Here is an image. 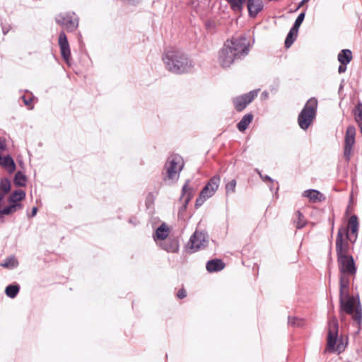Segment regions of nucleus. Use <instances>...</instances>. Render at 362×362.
<instances>
[{"mask_svg":"<svg viewBox=\"0 0 362 362\" xmlns=\"http://www.w3.org/2000/svg\"><path fill=\"white\" fill-rule=\"evenodd\" d=\"M177 296L180 299H182V298H185L186 296H187L185 289V288H180L178 291V292L177 293Z\"/></svg>","mask_w":362,"mask_h":362,"instance_id":"58836bf2","label":"nucleus"},{"mask_svg":"<svg viewBox=\"0 0 362 362\" xmlns=\"http://www.w3.org/2000/svg\"><path fill=\"white\" fill-rule=\"evenodd\" d=\"M22 99L25 105L29 107V108H32L33 98L31 97L27 98L25 95H23Z\"/></svg>","mask_w":362,"mask_h":362,"instance_id":"4c0bfd02","label":"nucleus"},{"mask_svg":"<svg viewBox=\"0 0 362 362\" xmlns=\"http://www.w3.org/2000/svg\"><path fill=\"white\" fill-rule=\"evenodd\" d=\"M206 243V233L195 230L194 234L191 236L189 241V248L192 250V252H194L202 247H204Z\"/></svg>","mask_w":362,"mask_h":362,"instance_id":"ddd939ff","label":"nucleus"},{"mask_svg":"<svg viewBox=\"0 0 362 362\" xmlns=\"http://www.w3.org/2000/svg\"><path fill=\"white\" fill-rule=\"evenodd\" d=\"M257 90H252L247 93L233 98V102L235 110L243 111L257 96Z\"/></svg>","mask_w":362,"mask_h":362,"instance_id":"f8f14e48","label":"nucleus"},{"mask_svg":"<svg viewBox=\"0 0 362 362\" xmlns=\"http://www.w3.org/2000/svg\"><path fill=\"white\" fill-rule=\"evenodd\" d=\"M247 8L249 16L254 18L263 10L264 4L262 0H247Z\"/></svg>","mask_w":362,"mask_h":362,"instance_id":"f3484780","label":"nucleus"},{"mask_svg":"<svg viewBox=\"0 0 362 362\" xmlns=\"http://www.w3.org/2000/svg\"><path fill=\"white\" fill-rule=\"evenodd\" d=\"M225 267V264L221 259H214L206 263V269L209 272H216L222 270Z\"/></svg>","mask_w":362,"mask_h":362,"instance_id":"aec40b11","label":"nucleus"},{"mask_svg":"<svg viewBox=\"0 0 362 362\" xmlns=\"http://www.w3.org/2000/svg\"><path fill=\"white\" fill-rule=\"evenodd\" d=\"M259 175H260L261 178L262 179V180L264 181H269V182H271L272 181V178L268 176V175H265V176H263L259 171H257Z\"/></svg>","mask_w":362,"mask_h":362,"instance_id":"79ce46f5","label":"nucleus"},{"mask_svg":"<svg viewBox=\"0 0 362 362\" xmlns=\"http://www.w3.org/2000/svg\"><path fill=\"white\" fill-rule=\"evenodd\" d=\"M184 165L183 158L177 154L170 156L164 166L165 170L164 180H177Z\"/></svg>","mask_w":362,"mask_h":362,"instance_id":"0eeeda50","label":"nucleus"},{"mask_svg":"<svg viewBox=\"0 0 362 362\" xmlns=\"http://www.w3.org/2000/svg\"><path fill=\"white\" fill-rule=\"evenodd\" d=\"M20 287L18 285H8L5 290L7 296L13 298L18 293Z\"/></svg>","mask_w":362,"mask_h":362,"instance_id":"c756f323","label":"nucleus"},{"mask_svg":"<svg viewBox=\"0 0 362 362\" xmlns=\"http://www.w3.org/2000/svg\"><path fill=\"white\" fill-rule=\"evenodd\" d=\"M354 120L362 134V103L358 102L352 110Z\"/></svg>","mask_w":362,"mask_h":362,"instance_id":"4be33fe9","label":"nucleus"},{"mask_svg":"<svg viewBox=\"0 0 362 362\" xmlns=\"http://www.w3.org/2000/svg\"><path fill=\"white\" fill-rule=\"evenodd\" d=\"M352 57L351 51L348 49H344L338 54L337 59L340 64H348L351 61Z\"/></svg>","mask_w":362,"mask_h":362,"instance_id":"b1692460","label":"nucleus"},{"mask_svg":"<svg viewBox=\"0 0 362 362\" xmlns=\"http://www.w3.org/2000/svg\"><path fill=\"white\" fill-rule=\"evenodd\" d=\"M18 261L13 257H10L6 259L4 263L1 264L5 268H15L18 266Z\"/></svg>","mask_w":362,"mask_h":362,"instance_id":"473e14b6","label":"nucleus"},{"mask_svg":"<svg viewBox=\"0 0 362 362\" xmlns=\"http://www.w3.org/2000/svg\"><path fill=\"white\" fill-rule=\"evenodd\" d=\"M168 235V228L165 225L162 224L159 226L156 231V238L164 240Z\"/></svg>","mask_w":362,"mask_h":362,"instance_id":"cd10ccee","label":"nucleus"},{"mask_svg":"<svg viewBox=\"0 0 362 362\" xmlns=\"http://www.w3.org/2000/svg\"><path fill=\"white\" fill-rule=\"evenodd\" d=\"M349 287L342 289L339 288V313L341 320L344 318V314L351 315L352 319L358 325L362 321V310L358 300L354 296L349 295Z\"/></svg>","mask_w":362,"mask_h":362,"instance_id":"f03ea898","label":"nucleus"},{"mask_svg":"<svg viewBox=\"0 0 362 362\" xmlns=\"http://www.w3.org/2000/svg\"><path fill=\"white\" fill-rule=\"evenodd\" d=\"M21 204H12L0 210V215H8L17 210V208H21Z\"/></svg>","mask_w":362,"mask_h":362,"instance_id":"7c9ffc66","label":"nucleus"},{"mask_svg":"<svg viewBox=\"0 0 362 362\" xmlns=\"http://www.w3.org/2000/svg\"><path fill=\"white\" fill-rule=\"evenodd\" d=\"M56 21L68 31H74L78 25V20L74 13L60 14Z\"/></svg>","mask_w":362,"mask_h":362,"instance_id":"9b49d317","label":"nucleus"},{"mask_svg":"<svg viewBox=\"0 0 362 362\" xmlns=\"http://www.w3.org/2000/svg\"><path fill=\"white\" fill-rule=\"evenodd\" d=\"M6 148V140L3 138H0V149L5 150Z\"/></svg>","mask_w":362,"mask_h":362,"instance_id":"a19ab883","label":"nucleus"},{"mask_svg":"<svg viewBox=\"0 0 362 362\" xmlns=\"http://www.w3.org/2000/svg\"><path fill=\"white\" fill-rule=\"evenodd\" d=\"M25 197V193L22 189H18L14 191L9 197V202L13 204H16V202L23 200Z\"/></svg>","mask_w":362,"mask_h":362,"instance_id":"a878e982","label":"nucleus"},{"mask_svg":"<svg viewBox=\"0 0 362 362\" xmlns=\"http://www.w3.org/2000/svg\"><path fill=\"white\" fill-rule=\"evenodd\" d=\"M359 223L356 215L351 216L346 225L339 228L336 237L337 257L351 254V244L354 243L358 238Z\"/></svg>","mask_w":362,"mask_h":362,"instance_id":"f257e3e1","label":"nucleus"},{"mask_svg":"<svg viewBox=\"0 0 362 362\" xmlns=\"http://www.w3.org/2000/svg\"><path fill=\"white\" fill-rule=\"evenodd\" d=\"M160 246L168 252H177L179 250L178 241L175 238H168L160 243Z\"/></svg>","mask_w":362,"mask_h":362,"instance_id":"a211bd4d","label":"nucleus"},{"mask_svg":"<svg viewBox=\"0 0 362 362\" xmlns=\"http://www.w3.org/2000/svg\"><path fill=\"white\" fill-rule=\"evenodd\" d=\"M26 177L23 173L18 171L16 173L13 180L15 185L20 187L25 186L26 185Z\"/></svg>","mask_w":362,"mask_h":362,"instance_id":"c85d7f7f","label":"nucleus"},{"mask_svg":"<svg viewBox=\"0 0 362 362\" xmlns=\"http://www.w3.org/2000/svg\"><path fill=\"white\" fill-rule=\"evenodd\" d=\"M318 102L315 98H310L304 105L298 117V124L300 129H308L314 122Z\"/></svg>","mask_w":362,"mask_h":362,"instance_id":"423d86ee","label":"nucleus"},{"mask_svg":"<svg viewBox=\"0 0 362 362\" xmlns=\"http://www.w3.org/2000/svg\"><path fill=\"white\" fill-rule=\"evenodd\" d=\"M220 182L221 177L219 175H214L208 181L196 200V207L202 206L207 199L216 193L220 185Z\"/></svg>","mask_w":362,"mask_h":362,"instance_id":"6e6552de","label":"nucleus"},{"mask_svg":"<svg viewBox=\"0 0 362 362\" xmlns=\"http://www.w3.org/2000/svg\"><path fill=\"white\" fill-rule=\"evenodd\" d=\"M37 207H33L32 209L30 217L35 216L36 215V214H37Z\"/></svg>","mask_w":362,"mask_h":362,"instance_id":"37998d69","label":"nucleus"},{"mask_svg":"<svg viewBox=\"0 0 362 362\" xmlns=\"http://www.w3.org/2000/svg\"><path fill=\"white\" fill-rule=\"evenodd\" d=\"M294 32H295L294 30H292V29H291L286 36V38L285 40V47L287 48L290 47L294 42V38H293Z\"/></svg>","mask_w":362,"mask_h":362,"instance_id":"e433bc0d","label":"nucleus"},{"mask_svg":"<svg viewBox=\"0 0 362 362\" xmlns=\"http://www.w3.org/2000/svg\"><path fill=\"white\" fill-rule=\"evenodd\" d=\"M11 189V182L7 178L1 179L0 181V195L4 199L5 195Z\"/></svg>","mask_w":362,"mask_h":362,"instance_id":"bb28decb","label":"nucleus"},{"mask_svg":"<svg viewBox=\"0 0 362 362\" xmlns=\"http://www.w3.org/2000/svg\"><path fill=\"white\" fill-rule=\"evenodd\" d=\"M338 329L337 319L335 317H330L328 322V335L325 351L337 352Z\"/></svg>","mask_w":362,"mask_h":362,"instance_id":"1a4fd4ad","label":"nucleus"},{"mask_svg":"<svg viewBox=\"0 0 362 362\" xmlns=\"http://www.w3.org/2000/svg\"><path fill=\"white\" fill-rule=\"evenodd\" d=\"M295 220L293 221L296 228L301 229L305 226L307 221L305 218L303 214L300 211H297L295 214Z\"/></svg>","mask_w":362,"mask_h":362,"instance_id":"393cba45","label":"nucleus"},{"mask_svg":"<svg viewBox=\"0 0 362 362\" xmlns=\"http://www.w3.org/2000/svg\"><path fill=\"white\" fill-rule=\"evenodd\" d=\"M346 65L347 64H341L339 66V69H338V71L339 74H342L344 72L346 71Z\"/></svg>","mask_w":362,"mask_h":362,"instance_id":"ea45409f","label":"nucleus"},{"mask_svg":"<svg viewBox=\"0 0 362 362\" xmlns=\"http://www.w3.org/2000/svg\"><path fill=\"white\" fill-rule=\"evenodd\" d=\"M237 182L235 179H233L226 183L225 189L226 194L228 196L229 194H234L235 192Z\"/></svg>","mask_w":362,"mask_h":362,"instance_id":"2f4dec72","label":"nucleus"},{"mask_svg":"<svg viewBox=\"0 0 362 362\" xmlns=\"http://www.w3.org/2000/svg\"><path fill=\"white\" fill-rule=\"evenodd\" d=\"M332 228H334V221H332Z\"/></svg>","mask_w":362,"mask_h":362,"instance_id":"a18cd8bd","label":"nucleus"},{"mask_svg":"<svg viewBox=\"0 0 362 362\" xmlns=\"http://www.w3.org/2000/svg\"><path fill=\"white\" fill-rule=\"evenodd\" d=\"M223 47L238 60L247 56L250 52L249 43L244 35L228 39L224 42Z\"/></svg>","mask_w":362,"mask_h":362,"instance_id":"39448f33","label":"nucleus"},{"mask_svg":"<svg viewBox=\"0 0 362 362\" xmlns=\"http://www.w3.org/2000/svg\"><path fill=\"white\" fill-rule=\"evenodd\" d=\"M58 44L60 48L62 57L65 62L69 65L71 59V49L66 35L64 31L59 34Z\"/></svg>","mask_w":362,"mask_h":362,"instance_id":"4468645a","label":"nucleus"},{"mask_svg":"<svg viewBox=\"0 0 362 362\" xmlns=\"http://www.w3.org/2000/svg\"><path fill=\"white\" fill-rule=\"evenodd\" d=\"M308 1L309 0H302L298 6V8L301 7L305 3L308 2Z\"/></svg>","mask_w":362,"mask_h":362,"instance_id":"c03bdc74","label":"nucleus"},{"mask_svg":"<svg viewBox=\"0 0 362 362\" xmlns=\"http://www.w3.org/2000/svg\"><path fill=\"white\" fill-rule=\"evenodd\" d=\"M189 181L187 180L182 188V194L180 197V202L182 203V206L180 208V211H184L186 210L189 202L193 197L194 189L192 187L189 186Z\"/></svg>","mask_w":362,"mask_h":362,"instance_id":"dca6fc26","label":"nucleus"},{"mask_svg":"<svg viewBox=\"0 0 362 362\" xmlns=\"http://www.w3.org/2000/svg\"><path fill=\"white\" fill-rule=\"evenodd\" d=\"M337 264L339 272V286L342 289L349 287L350 279L354 278L357 268L351 255L337 257Z\"/></svg>","mask_w":362,"mask_h":362,"instance_id":"20e7f679","label":"nucleus"},{"mask_svg":"<svg viewBox=\"0 0 362 362\" xmlns=\"http://www.w3.org/2000/svg\"><path fill=\"white\" fill-rule=\"evenodd\" d=\"M303 196L309 199L310 202L316 203L325 199V197L316 189H307L304 191Z\"/></svg>","mask_w":362,"mask_h":362,"instance_id":"6ab92c4d","label":"nucleus"},{"mask_svg":"<svg viewBox=\"0 0 362 362\" xmlns=\"http://www.w3.org/2000/svg\"><path fill=\"white\" fill-rule=\"evenodd\" d=\"M0 165L3 166L8 173H13L16 170V164L13 159L10 156L1 157Z\"/></svg>","mask_w":362,"mask_h":362,"instance_id":"412c9836","label":"nucleus"},{"mask_svg":"<svg viewBox=\"0 0 362 362\" xmlns=\"http://www.w3.org/2000/svg\"><path fill=\"white\" fill-rule=\"evenodd\" d=\"M305 18V13H301L298 15L297 18L295 21V23L291 28L292 30H294L296 33H298V28L300 26L301 23H303Z\"/></svg>","mask_w":362,"mask_h":362,"instance_id":"f704fd0d","label":"nucleus"},{"mask_svg":"<svg viewBox=\"0 0 362 362\" xmlns=\"http://www.w3.org/2000/svg\"><path fill=\"white\" fill-rule=\"evenodd\" d=\"M347 344V338L344 339L343 337H340L337 339V352L340 354L344 351Z\"/></svg>","mask_w":362,"mask_h":362,"instance_id":"72a5a7b5","label":"nucleus"},{"mask_svg":"<svg viewBox=\"0 0 362 362\" xmlns=\"http://www.w3.org/2000/svg\"><path fill=\"white\" fill-rule=\"evenodd\" d=\"M356 128L350 125L346 128L344 138V155L346 160H349L353 147L355 144Z\"/></svg>","mask_w":362,"mask_h":362,"instance_id":"9d476101","label":"nucleus"},{"mask_svg":"<svg viewBox=\"0 0 362 362\" xmlns=\"http://www.w3.org/2000/svg\"><path fill=\"white\" fill-rule=\"evenodd\" d=\"M163 61L167 69L173 73H184L192 67L191 62L182 52L170 50L165 53Z\"/></svg>","mask_w":362,"mask_h":362,"instance_id":"7ed1b4c3","label":"nucleus"},{"mask_svg":"<svg viewBox=\"0 0 362 362\" xmlns=\"http://www.w3.org/2000/svg\"><path fill=\"white\" fill-rule=\"evenodd\" d=\"M288 324L293 326L301 327L304 325V320L296 317H289Z\"/></svg>","mask_w":362,"mask_h":362,"instance_id":"c9c22d12","label":"nucleus"},{"mask_svg":"<svg viewBox=\"0 0 362 362\" xmlns=\"http://www.w3.org/2000/svg\"><path fill=\"white\" fill-rule=\"evenodd\" d=\"M253 119V115L251 113L245 115L237 124V128L240 132L245 131Z\"/></svg>","mask_w":362,"mask_h":362,"instance_id":"5701e85b","label":"nucleus"},{"mask_svg":"<svg viewBox=\"0 0 362 362\" xmlns=\"http://www.w3.org/2000/svg\"><path fill=\"white\" fill-rule=\"evenodd\" d=\"M238 60L236 57H233L232 53L228 52L223 46L219 50L218 55V62L222 68L230 67L235 61Z\"/></svg>","mask_w":362,"mask_h":362,"instance_id":"2eb2a0df","label":"nucleus"}]
</instances>
